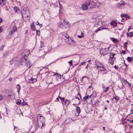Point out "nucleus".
Listing matches in <instances>:
<instances>
[{
    "instance_id": "1",
    "label": "nucleus",
    "mask_w": 133,
    "mask_h": 133,
    "mask_svg": "<svg viewBox=\"0 0 133 133\" xmlns=\"http://www.w3.org/2000/svg\"><path fill=\"white\" fill-rule=\"evenodd\" d=\"M37 121L39 127L41 128H43L45 125L44 118L42 115L38 114L37 116Z\"/></svg>"
},
{
    "instance_id": "2",
    "label": "nucleus",
    "mask_w": 133,
    "mask_h": 133,
    "mask_svg": "<svg viewBox=\"0 0 133 133\" xmlns=\"http://www.w3.org/2000/svg\"><path fill=\"white\" fill-rule=\"evenodd\" d=\"M87 4L89 8H98L100 6V3L99 2H95L91 1H87Z\"/></svg>"
},
{
    "instance_id": "3",
    "label": "nucleus",
    "mask_w": 133,
    "mask_h": 133,
    "mask_svg": "<svg viewBox=\"0 0 133 133\" xmlns=\"http://www.w3.org/2000/svg\"><path fill=\"white\" fill-rule=\"evenodd\" d=\"M17 31V28L16 26L15 25L11 26L9 30V34L7 36V38L8 39L12 37V35Z\"/></svg>"
},
{
    "instance_id": "4",
    "label": "nucleus",
    "mask_w": 133,
    "mask_h": 133,
    "mask_svg": "<svg viewBox=\"0 0 133 133\" xmlns=\"http://www.w3.org/2000/svg\"><path fill=\"white\" fill-rule=\"evenodd\" d=\"M22 15L23 17H29V11L28 8H23L21 10Z\"/></svg>"
},
{
    "instance_id": "5",
    "label": "nucleus",
    "mask_w": 133,
    "mask_h": 133,
    "mask_svg": "<svg viewBox=\"0 0 133 133\" xmlns=\"http://www.w3.org/2000/svg\"><path fill=\"white\" fill-rule=\"evenodd\" d=\"M95 64L97 68L100 71H104L106 69L104 68L103 65L97 61H95Z\"/></svg>"
},
{
    "instance_id": "6",
    "label": "nucleus",
    "mask_w": 133,
    "mask_h": 133,
    "mask_svg": "<svg viewBox=\"0 0 133 133\" xmlns=\"http://www.w3.org/2000/svg\"><path fill=\"white\" fill-rule=\"evenodd\" d=\"M68 23L64 20L63 22H60L58 23L57 26L58 27L62 28H65L67 27Z\"/></svg>"
},
{
    "instance_id": "7",
    "label": "nucleus",
    "mask_w": 133,
    "mask_h": 133,
    "mask_svg": "<svg viewBox=\"0 0 133 133\" xmlns=\"http://www.w3.org/2000/svg\"><path fill=\"white\" fill-rule=\"evenodd\" d=\"M110 48V46L107 48L101 49L100 51V54L103 55H107L108 53V51Z\"/></svg>"
},
{
    "instance_id": "8",
    "label": "nucleus",
    "mask_w": 133,
    "mask_h": 133,
    "mask_svg": "<svg viewBox=\"0 0 133 133\" xmlns=\"http://www.w3.org/2000/svg\"><path fill=\"white\" fill-rule=\"evenodd\" d=\"M121 4L117 3V7L121 9H124L125 7L124 5L126 4L125 2L123 1H121Z\"/></svg>"
},
{
    "instance_id": "9",
    "label": "nucleus",
    "mask_w": 133,
    "mask_h": 133,
    "mask_svg": "<svg viewBox=\"0 0 133 133\" xmlns=\"http://www.w3.org/2000/svg\"><path fill=\"white\" fill-rule=\"evenodd\" d=\"M53 76H56V80L57 81H59V80L61 78V75L57 73H56L52 75Z\"/></svg>"
},
{
    "instance_id": "10",
    "label": "nucleus",
    "mask_w": 133,
    "mask_h": 133,
    "mask_svg": "<svg viewBox=\"0 0 133 133\" xmlns=\"http://www.w3.org/2000/svg\"><path fill=\"white\" fill-rule=\"evenodd\" d=\"M88 5L87 4V2H86L84 4L82 5V9L84 10H87L88 8Z\"/></svg>"
},
{
    "instance_id": "11",
    "label": "nucleus",
    "mask_w": 133,
    "mask_h": 133,
    "mask_svg": "<svg viewBox=\"0 0 133 133\" xmlns=\"http://www.w3.org/2000/svg\"><path fill=\"white\" fill-rule=\"evenodd\" d=\"M25 56L26 55H25L24 56L21 58V59L20 64L21 65H22L23 63H24V62H25V61H27V59L25 58Z\"/></svg>"
},
{
    "instance_id": "12",
    "label": "nucleus",
    "mask_w": 133,
    "mask_h": 133,
    "mask_svg": "<svg viewBox=\"0 0 133 133\" xmlns=\"http://www.w3.org/2000/svg\"><path fill=\"white\" fill-rule=\"evenodd\" d=\"M25 62L26 65L28 68L30 67L32 65V64L30 63L29 60L27 59V61H25Z\"/></svg>"
},
{
    "instance_id": "13",
    "label": "nucleus",
    "mask_w": 133,
    "mask_h": 133,
    "mask_svg": "<svg viewBox=\"0 0 133 133\" xmlns=\"http://www.w3.org/2000/svg\"><path fill=\"white\" fill-rule=\"evenodd\" d=\"M74 121V120L72 119L71 118H68L65 120V121L66 123H69L71 121Z\"/></svg>"
},
{
    "instance_id": "14",
    "label": "nucleus",
    "mask_w": 133,
    "mask_h": 133,
    "mask_svg": "<svg viewBox=\"0 0 133 133\" xmlns=\"http://www.w3.org/2000/svg\"><path fill=\"white\" fill-rule=\"evenodd\" d=\"M37 81V79L36 78H32L29 80V82L30 83H33Z\"/></svg>"
},
{
    "instance_id": "15",
    "label": "nucleus",
    "mask_w": 133,
    "mask_h": 133,
    "mask_svg": "<svg viewBox=\"0 0 133 133\" xmlns=\"http://www.w3.org/2000/svg\"><path fill=\"white\" fill-rule=\"evenodd\" d=\"M111 24L113 26L115 27L117 23L115 21H111Z\"/></svg>"
},
{
    "instance_id": "16",
    "label": "nucleus",
    "mask_w": 133,
    "mask_h": 133,
    "mask_svg": "<svg viewBox=\"0 0 133 133\" xmlns=\"http://www.w3.org/2000/svg\"><path fill=\"white\" fill-rule=\"evenodd\" d=\"M8 95H7V96H9L10 97L13 94V92H12L11 90H8Z\"/></svg>"
},
{
    "instance_id": "17",
    "label": "nucleus",
    "mask_w": 133,
    "mask_h": 133,
    "mask_svg": "<svg viewBox=\"0 0 133 133\" xmlns=\"http://www.w3.org/2000/svg\"><path fill=\"white\" fill-rule=\"evenodd\" d=\"M96 94L94 93L92 94L90 96H89V98H90L91 97L93 99L96 97Z\"/></svg>"
},
{
    "instance_id": "18",
    "label": "nucleus",
    "mask_w": 133,
    "mask_h": 133,
    "mask_svg": "<svg viewBox=\"0 0 133 133\" xmlns=\"http://www.w3.org/2000/svg\"><path fill=\"white\" fill-rule=\"evenodd\" d=\"M70 103V101L69 99H66L65 101L64 104L68 105Z\"/></svg>"
},
{
    "instance_id": "19",
    "label": "nucleus",
    "mask_w": 133,
    "mask_h": 133,
    "mask_svg": "<svg viewBox=\"0 0 133 133\" xmlns=\"http://www.w3.org/2000/svg\"><path fill=\"white\" fill-rule=\"evenodd\" d=\"M5 0H0V5L1 6H3L5 3Z\"/></svg>"
},
{
    "instance_id": "20",
    "label": "nucleus",
    "mask_w": 133,
    "mask_h": 133,
    "mask_svg": "<svg viewBox=\"0 0 133 133\" xmlns=\"http://www.w3.org/2000/svg\"><path fill=\"white\" fill-rule=\"evenodd\" d=\"M76 112L78 114H79L80 112V108L78 107H77L76 108Z\"/></svg>"
},
{
    "instance_id": "21",
    "label": "nucleus",
    "mask_w": 133,
    "mask_h": 133,
    "mask_svg": "<svg viewBox=\"0 0 133 133\" xmlns=\"http://www.w3.org/2000/svg\"><path fill=\"white\" fill-rule=\"evenodd\" d=\"M105 28H102L101 27H99L96 30L95 32L96 33H97L98 31L103 29H105Z\"/></svg>"
},
{
    "instance_id": "22",
    "label": "nucleus",
    "mask_w": 133,
    "mask_h": 133,
    "mask_svg": "<svg viewBox=\"0 0 133 133\" xmlns=\"http://www.w3.org/2000/svg\"><path fill=\"white\" fill-rule=\"evenodd\" d=\"M115 54L114 53L111 52L110 54V58L113 59L114 58Z\"/></svg>"
},
{
    "instance_id": "23",
    "label": "nucleus",
    "mask_w": 133,
    "mask_h": 133,
    "mask_svg": "<svg viewBox=\"0 0 133 133\" xmlns=\"http://www.w3.org/2000/svg\"><path fill=\"white\" fill-rule=\"evenodd\" d=\"M16 104L18 105H20L21 103V101L19 99L17 100L16 101Z\"/></svg>"
},
{
    "instance_id": "24",
    "label": "nucleus",
    "mask_w": 133,
    "mask_h": 133,
    "mask_svg": "<svg viewBox=\"0 0 133 133\" xmlns=\"http://www.w3.org/2000/svg\"><path fill=\"white\" fill-rule=\"evenodd\" d=\"M109 62L111 64H114V62L112 58H110L109 59Z\"/></svg>"
},
{
    "instance_id": "25",
    "label": "nucleus",
    "mask_w": 133,
    "mask_h": 133,
    "mask_svg": "<svg viewBox=\"0 0 133 133\" xmlns=\"http://www.w3.org/2000/svg\"><path fill=\"white\" fill-rule=\"evenodd\" d=\"M111 39L115 43H116L118 42L117 40L116 39L114 38H112Z\"/></svg>"
},
{
    "instance_id": "26",
    "label": "nucleus",
    "mask_w": 133,
    "mask_h": 133,
    "mask_svg": "<svg viewBox=\"0 0 133 133\" xmlns=\"http://www.w3.org/2000/svg\"><path fill=\"white\" fill-rule=\"evenodd\" d=\"M8 52H6L5 53L3 54V57L5 58L8 55Z\"/></svg>"
},
{
    "instance_id": "27",
    "label": "nucleus",
    "mask_w": 133,
    "mask_h": 133,
    "mask_svg": "<svg viewBox=\"0 0 133 133\" xmlns=\"http://www.w3.org/2000/svg\"><path fill=\"white\" fill-rule=\"evenodd\" d=\"M16 88L18 90L17 92L19 93L21 89V87L20 85L19 84L17 85L16 87Z\"/></svg>"
},
{
    "instance_id": "28",
    "label": "nucleus",
    "mask_w": 133,
    "mask_h": 133,
    "mask_svg": "<svg viewBox=\"0 0 133 133\" xmlns=\"http://www.w3.org/2000/svg\"><path fill=\"white\" fill-rule=\"evenodd\" d=\"M80 32H81V35H78L77 36V37L79 38H81L84 37V33L81 31Z\"/></svg>"
},
{
    "instance_id": "29",
    "label": "nucleus",
    "mask_w": 133,
    "mask_h": 133,
    "mask_svg": "<svg viewBox=\"0 0 133 133\" xmlns=\"http://www.w3.org/2000/svg\"><path fill=\"white\" fill-rule=\"evenodd\" d=\"M89 95H87V96L84 97L83 98V101H84L85 100L87 99H89L90 98L89 97Z\"/></svg>"
},
{
    "instance_id": "30",
    "label": "nucleus",
    "mask_w": 133,
    "mask_h": 133,
    "mask_svg": "<svg viewBox=\"0 0 133 133\" xmlns=\"http://www.w3.org/2000/svg\"><path fill=\"white\" fill-rule=\"evenodd\" d=\"M129 121H130V120H128L127 121H125L123 122V123L124 124H125L128 125V124L129 123V122H130Z\"/></svg>"
},
{
    "instance_id": "31",
    "label": "nucleus",
    "mask_w": 133,
    "mask_h": 133,
    "mask_svg": "<svg viewBox=\"0 0 133 133\" xmlns=\"http://www.w3.org/2000/svg\"><path fill=\"white\" fill-rule=\"evenodd\" d=\"M121 16L122 17H126V19H127V18H128V17H129L128 15H127L125 14H122Z\"/></svg>"
},
{
    "instance_id": "32",
    "label": "nucleus",
    "mask_w": 133,
    "mask_h": 133,
    "mask_svg": "<svg viewBox=\"0 0 133 133\" xmlns=\"http://www.w3.org/2000/svg\"><path fill=\"white\" fill-rule=\"evenodd\" d=\"M127 59L128 62H130L131 61V57H128L127 58Z\"/></svg>"
},
{
    "instance_id": "33",
    "label": "nucleus",
    "mask_w": 133,
    "mask_h": 133,
    "mask_svg": "<svg viewBox=\"0 0 133 133\" xmlns=\"http://www.w3.org/2000/svg\"><path fill=\"white\" fill-rule=\"evenodd\" d=\"M59 98L60 99V100H61V101L62 102V104H64V103H63V101H64V97H63V98H61V97H59Z\"/></svg>"
},
{
    "instance_id": "34",
    "label": "nucleus",
    "mask_w": 133,
    "mask_h": 133,
    "mask_svg": "<svg viewBox=\"0 0 133 133\" xmlns=\"http://www.w3.org/2000/svg\"><path fill=\"white\" fill-rule=\"evenodd\" d=\"M85 78L87 79H88V78L87 77L85 76L83 77V78L82 79L81 81H84L85 80Z\"/></svg>"
},
{
    "instance_id": "35",
    "label": "nucleus",
    "mask_w": 133,
    "mask_h": 133,
    "mask_svg": "<svg viewBox=\"0 0 133 133\" xmlns=\"http://www.w3.org/2000/svg\"><path fill=\"white\" fill-rule=\"evenodd\" d=\"M129 36L130 37H131L133 36V32H130L129 34Z\"/></svg>"
},
{
    "instance_id": "36",
    "label": "nucleus",
    "mask_w": 133,
    "mask_h": 133,
    "mask_svg": "<svg viewBox=\"0 0 133 133\" xmlns=\"http://www.w3.org/2000/svg\"><path fill=\"white\" fill-rule=\"evenodd\" d=\"M14 10L15 12H17L18 10V8L16 6H15L14 8Z\"/></svg>"
},
{
    "instance_id": "37",
    "label": "nucleus",
    "mask_w": 133,
    "mask_h": 133,
    "mask_svg": "<svg viewBox=\"0 0 133 133\" xmlns=\"http://www.w3.org/2000/svg\"><path fill=\"white\" fill-rule=\"evenodd\" d=\"M78 96L79 97H78L76 98H77L79 100L81 99V97L80 94H78Z\"/></svg>"
},
{
    "instance_id": "38",
    "label": "nucleus",
    "mask_w": 133,
    "mask_h": 133,
    "mask_svg": "<svg viewBox=\"0 0 133 133\" xmlns=\"http://www.w3.org/2000/svg\"><path fill=\"white\" fill-rule=\"evenodd\" d=\"M109 88V87H107L104 90V91L105 92H106L108 90V89Z\"/></svg>"
},
{
    "instance_id": "39",
    "label": "nucleus",
    "mask_w": 133,
    "mask_h": 133,
    "mask_svg": "<svg viewBox=\"0 0 133 133\" xmlns=\"http://www.w3.org/2000/svg\"><path fill=\"white\" fill-rule=\"evenodd\" d=\"M22 105H27V103L25 101H23L22 103Z\"/></svg>"
},
{
    "instance_id": "40",
    "label": "nucleus",
    "mask_w": 133,
    "mask_h": 133,
    "mask_svg": "<svg viewBox=\"0 0 133 133\" xmlns=\"http://www.w3.org/2000/svg\"><path fill=\"white\" fill-rule=\"evenodd\" d=\"M31 28L33 30H35V28L34 27V26L32 25H31Z\"/></svg>"
},
{
    "instance_id": "41",
    "label": "nucleus",
    "mask_w": 133,
    "mask_h": 133,
    "mask_svg": "<svg viewBox=\"0 0 133 133\" xmlns=\"http://www.w3.org/2000/svg\"><path fill=\"white\" fill-rule=\"evenodd\" d=\"M4 45H2L1 46L0 50L1 51H2L3 49V48H4Z\"/></svg>"
},
{
    "instance_id": "42",
    "label": "nucleus",
    "mask_w": 133,
    "mask_h": 133,
    "mask_svg": "<svg viewBox=\"0 0 133 133\" xmlns=\"http://www.w3.org/2000/svg\"><path fill=\"white\" fill-rule=\"evenodd\" d=\"M36 34L37 35L39 36L40 34V32L39 31L36 30Z\"/></svg>"
},
{
    "instance_id": "43",
    "label": "nucleus",
    "mask_w": 133,
    "mask_h": 133,
    "mask_svg": "<svg viewBox=\"0 0 133 133\" xmlns=\"http://www.w3.org/2000/svg\"><path fill=\"white\" fill-rule=\"evenodd\" d=\"M115 99L116 100H117V101H116V102H117V101H118V100H119V98L118 97H114L113 98V99Z\"/></svg>"
},
{
    "instance_id": "44",
    "label": "nucleus",
    "mask_w": 133,
    "mask_h": 133,
    "mask_svg": "<svg viewBox=\"0 0 133 133\" xmlns=\"http://www.w3.org/2000/svg\"><path fill=\"white\" fill-rule=\"evenodd\" d=\"M102 21H99L97 23L98 25L100 24H101L102 25Z\"/></svg>"
},
{
    "instance_id": "45",
    "label": "nucleus",
    "mask_w": 133,
    "mask_h": 133,
    "mask_svg": "<svg viewBox=\"0 0 133 133\" xmlns=\"http://www.w3.org/2000/svg\"><path fill=\"white\" fill-rule=\"evenodd\" d=\"M3 98V96L0 94V100H2Z\"/></svg>"
},
{
    "instance_id": "46",
    "label": "nucleus",
    "mask_w": 133,
    "mask_h": 133,
    "mask_svg": "<svg viewBox=\"0 0 133 133\" xmlns=\"http://www.w3.org/2000/svg\"><path fill=\"white\" fill-rule=\"evenodd\" d=\"M130 113L131 114H133V108H132L130 110Z\"/></svg>"
},
{
    "instance_id": "47",
    "label": "nucleus",
    "mask_w": 133,
    "mask_h": 133,
    "mask_svg": "<svg viewBox=\"0 0 133 133\" xmlns=\"http://www.w3.org/2000/svg\"><path fill=\"white\" fill-rule=\"evenodd\" d=\"M72 61L71 60V61H70L69 62V64L70 65H72Z\"/></svg>"
},
{
    "instance_id": "48",
    "label": "nucleus",
    "mask_w": 133,
    "mask_h": 133,
    "mask_svg": "<svg viewBox=\"0 0 133 133\" xmlns=\"http://www.w3.org/2000/svg\"><path fill=\"white\" fill-rule=\"evenodd\" d=\"M128 44V43L127 42H126L124 44V47H125L126 46V45Z\"/></svg>"
},
{
    "instance_id": "49",
    "label": "nucleus",
    "mask_w": 133,
    "mask_h": 133,
    "mask_svg": "<svg viewBox=\"0 0 133 133\" xmlns=\"http://www.w3.org/2000/svg\"><path fill=\"white\" fill-rule=\"evenodd\" d=\"M85 62H83L81 63V64L79 66H81V65H83L85 63Z\"/></svg>"
},
{
    "instance_id": "50",
    "label": "nucleus",
    "mask_w": 133,
    "mask_h": 133,
    "mask_svg": "<svg viewBox=\"0 0 133 133\" xmlns=\"http://www.w3.org/2000/svg\"><path fill=\"white\" fill-rule=\"evenodd\" d=\"M132 29V28H131V26H129L128 29V31H129V30H130Z\"/></svg>"
},
{
    "instance_id": "51",
    "label": "nucleus",
    "mask_w": 133,
    "mask_h": 133,
    "mask_svg": "<svg viewBox=\"0 0 133 133\" xmlns=\"http://www.w3.org/2000/svg\"><path fill=\"white\" fill-rule=\"evenodd\" d=\"M102 85V88L103 89H104L105 88V86L103 84Z\"/></svg>"
},
{
    "instance_id": "52",
    "label": "nucleus",
    "mask_w": 133,
    "mask_h": 133,
    "mask_svg": "<svg viewBox=\"0 0 133 133\" xmlns=\"http://www.w3.org/2000/svg\"><path fill=\"white\" fill-rule=\"evenodd\" d=\"M71 42H72L73 43H75V41L73 39H71Z\"/></svg>"
},
{
    "instance_id": "53",
    "label": "nucleus",
    "mask_w": 133,
    "mask_h": 133,
    "mask_svg": "<svg viewBox=\"0 0 133 133\" xmlns=\"http://www.w3.org/2000/svg\"><path fill=\"white\" fill-rule=\"evenodd\" d=\"M25 52H28L27 53V54H28L29 53V51H28V50H27V49L25 50Z\"/></svg>"
},
{
    "instance_id": "54",
    "label": "nucleus",
    "mask_w": 133,
    "mask_h": 133,
    "mask_svg": "<svg viewBox=\"0 0 133 133\" xmlns=\"http://www.w3.org/2000/svg\"><path fill=\"white\" fill-rule=\"evenodd\" d=\"M40 24L38 22V21H37L36 22V25H39V24Z\"/></svg>"
},
{
    "instance_id": "55",
    "label": "nucleus",
    "mask_w": 133,
    "mask_h": 133,
    "mask_svg": "<svg viewBox=\"0 0 133 133\" xmlns=\"http://www.w3.org/2000/svg\"><path fill=\"white\" fill-rule=\"evenodd\" d=\"M12 77H10L9 78V81H11L12 80Z\"/></svg>"
},
{
    "instance_id": "56",
    "label": "nucleus",
    "mask_w": 133,
    "mask_h": 133,
    "mask_svg": "<svg viewBox=\"0 0 133 133\" xmlns=\"http://www.w3.org/2000/svg\"><path fill=\"white\" fill-rule=\"evenodd\" d=\"M121 53H122L124 54L125 53V51H122V52H121Z\"/></svg>"
},
{
    "instance_id": "57",
    "label": "nucleus",
    "mask_w": 133,
    "mask_h": 133,
    "mask_svg": "<svg viewBox=\"0 0 133 133\" xmlns=\"http://www.w3.org/2000/svg\"><path fill=\"white\" fill-rule=\"evenodd\" d=\"M115 68L116 69H118V67L116 66V65H115L114 66Z\"/></svg>"
},
{
    "instance_id": "58",
    "label": "nucleus",
    "mask_w": 133,
    "mask_h": 133,
    "mask_svg": "<svg viewBox=\"0 0 133 133\" xmlns=\"http://www.w3.org/2000/svg\"><path fill=\"white\" fill-rule=\"evenodd\" d=\"M124 65L126 66V67L127 68L128 66V65H127L125 63V61H124Z\"/></svg>"
},
{
    "instance_id": "59",
    "label": "nucleus",
    "mask_w": 133,
    "mask_h": 133,
    "mask_svg": "<svg viewBox=\"0 0 133 133\" xmlns=\"http://www.w3.org/2000/svg\"><path fill=\"white\" fill-rule=\"evenodd\" d=\"M105 71H106V70H104V72L103 73V74H106L107 72H105Z\"/></svg>"
},
{
    "instance_id": "60",
    "label": "nucleus",
    "mask_w": 133,
    "mask_h": 133,
    "mask_svg": "<svg viewBox=\"0 0 133 133\" xmlns=\"http://www.w3.org/2000/svg\"><path fill=\"white\" fill-rule=\"evenodd\" d=\"M2 18H0V23L2 22Z\"/></svg>"
},
{
    "instance_id": "61",
    "label": "nucleus",
    "mask_w": 133,
    "mask_h": 133,
    "mask_svg": "<svg viewBox=\"0 0 133 133\" xmlns=\"http://www.w3.org/2000/svg\"><path fill=\"white\" fill-rule=\"evenodd\" d=\"M88 64H87V66L85 67V68L86 69H87V68H88Z\"/></svg>"
},
{
    "instance_id": "62",
    "label": "nucleus",
    "mask_w": 133,
    "mask_h": 133,
    "mask_svg": "<svg viewBox=\"0 0 133 133\" xmlns=\"http://www.w3.org/2000/svg\"><path fill=\"white\" fill-rule=\"evenodd\" d=\"M59 96L57 98H56V100H57V101H58L59 100Z\"/></svg>"
},
{
    "instance_id": "63",
    "label": "nucleus",
    "mask_w": 133,
    "mask_h": 133,
    "mask_svg": "<svg viewBox=\"0 0 133 133\" xmlns=\"http://www.w3.org/2000/svg\"><path fill=\"white\" fill-rule=\"evenodd\" d=\"M39 26H40V27H41L42 26V25L41 24H39Z\"/></svg>"
},
{
    "instance_id": "64",
    "label": "nucleus",
    "mask_w": 133,
    "mask_h": 133,
    "mask_svg": "<svg viewBox=\"0 0 133 133\" xmlns=\"http://www.w3.org/2000/svg\"><path fill=\"white\" fill-rule=\"evenodd\" d=\"M129 122H130V123H131V122H133V120H131V121H130H130H129Z\"/></svg>"
}]
</instances>
